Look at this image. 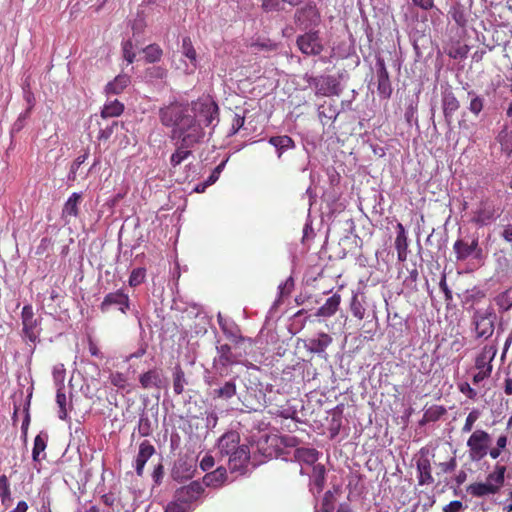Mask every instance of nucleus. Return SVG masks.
Instances as JSON below:
<instances>
[{
	"label": "nucleus",
	"mask_w": 512,
	"mask_h": 512,
	"mask_svg": "<svg viewBox=\"0 0 512 512\" xmlns=\"http://www.w3.org/2000/svg\"><path fill=\"white\" fill-rule=\"evenodd\" d=\"M496 141L500 144L501 151L510 157L512 155V130L504 126L498 133Z\"/></svg>",
	"instance_id": "c85d7f7f"
},
{
	"label": "nucleus",
	"mask_w": 512,
	"mask_h": 512,
	"mask_svg": "<svg viewBox=\"0 0 512 512\" xmlns=\"http://www.w3.org/2000/svg\"><path fill=\"white\" fill-rule=\"evenodd\" d=\"M480 417V411L478 409H473L466 417L465 423L461 429L462 433L471 432L475 422Z\"/></svg>",
	"instance_id": "603ef678"
},
{
	"label": "nucleus",
	"mask_w": 512,
	"mask_h": 512,
	"mask_svg": "<svg viewBox=\"0 0 512 512\" xmlns=\"http://www.w3.org/2000/svg\"><path fill=\"white\" fill-rule=\"evenodd\" d=\"M446 413L445 407L432 405L424 411L421 423L436 422Z\"/></svg>",
	"instance_id": "e433bc0d"
},
{
	"label": "nucleus",
	"mask_w": 512,
	"mask_h": 512,
	"mask_svg": "<svg viewBox=\"0 0 512 512\" xmlns=\"http://www.w3.org/2000/svg\"><path fill=\"white\" fill-rule=\"evenodd\" d=\"M48 434L46 432H40L34 439V445L32 449V459L34 462H40L45 459V449L48 442Z\"/></svg>",
	"instance_id": "b1692460"
},
{
	"label": "nucleus",
	"mask_w": 512,
	"mask_h": 512,
	"mask_svg": "<svg viewBox=\"0 0 512 512\" xmlns=\"http://www.w3.org/2000/svg\"><path fill=\"white\" fill-rule=\"evenodd\" d=\"M185 373L180 366H176L173 372V390L176 395H180L184 392V386L186 384Z\"/></svg>",
	"instance_id": "a19ab883"
},
{
	"label": "nucleus",
	"mask_w": 512,
	"mask_h": 512,
	"mask_svg": "<svg viewBox=\"0 0 512 512\" xmlns=\"http://www.w3.org/2000/svg\"><path fill=\"white\" fill-rule=\"evenodd\" d=\"M284 0H262L261 7L265 12H274L283 10Z\"/></svg>",
	"instance_id": "864d4df0"
},
{
	"label": "nucleus",
	"mask_w": 512,
	"mask_h": 512,
	"mask_svg": "<svg viewBox=\"0 0 512 512\" xmlns=\"http://www.w3.org/2000/svg\"><path fill=\"white\" fill-rule=\"evenodd\" d=\"M124 111V104L119 100L115 99L108 101L104 104L101 110V117L103 119L113 118L120 116Z\"/></svg>",
	"instance_id": "c756f323"
},
{
	"label": "nucleus",
	"mask_w": 512,
	"mask_h": 512,
	"mask_svg": "<svg viewBox=\"0 0 512 512\" xmlns=\"http://www.w3.org/2000/svg\"><path fill=\"white\" fill-rule=\"evenodd\" d=\"M205 489L203 485L198 481H192L188 485L178 488L174 493V500L181 504H190L197 501Z\"/></svg>",
	"instance_id": "9d476101"
},
{
	"label": "nucleus",
	"mask_w": 512,
	"mask_h": 512,
	"mask_svg": "<svg viewBox=\"0 0 512 512\" xmlns=\"http://www.w3.org/2000/svg\"><path fill=\"white\" fill-rule=\"evenodd\" d=\"M145 59L149 63L157 62L161 59L163 51L157 44H150L144 49Z\"/></svg>",
	"instance_id": "a18cd8bd"
},
{
	"label": "nucleus",
	"mask_w": 512,
	"mask_h": 512,
	"mask_svg": "<svg viewBox=\"0 0 512 512\" xmlns=\"http://www.w3.org/2000/svg\"><path fill=\"white\" fill-rule=\"evenodd\" d=\"M112 305L118 306L121 313L126 314L130 309L129 295L126 294L122 289H119L115 292H110L105 295L99 306V309L102 313H107Z\"/></svg>",
	"instance_id": "6e6552de"
},
{
	"label": "nucleus",
	"mask_w": 512,
	"mask_h": 512,
	"mask_svg": "<svg viewBox=\"0 0 512 512\" xmlns=\"http://www.w3.org/2000/svg\"><path fill=\"white\" fill-rule=\"evenodd\" d=\"M224 166H225V161L221 162L218 166H216V168L212 171V173L208 177L207 184L212 185L218 180L219 175H220L221 171L223 170Z\"/></svg>",
	"instance_id": "e2e57ef3"
},
{
	"label": "nucleus",
	"mask_w": 512,
	"mask_h": 512,
	"mask_svg": "<svg viewBox=\"0 0 512 512\" xmlns=\"http://www.w3.org/2000/svg\"><path fill=\"white\" fill-rule=\"evenodd\" d=\"M377 66V81L378 86L377 90L381 97L389 98L392 93V87L389 79V73L387 71L385 62L383 59L379 58L376 62Z\"/></svg>",
	"instance_id": "dca6fc26"
},
{
	"label": "nucleus",
	"mask_w": 512,
	"mask_h": 512,
	"mask_svg": "<svg viewBox=\"0 0 512 512\" xmlns=\"http://www.w3.org/2000/svg\"><path fill=\"white\" fill-rule=\"evenodd\" d=\"M227 458L228 467L231 472L243 473L250 460V448L248 445L243 444V448L236 449Z\"/></svg>",
	"instance_id": "ddd939ff"
},
{
	"label": "nucleus",
	"mask_w": 512,
	"mask_h": 512,
	"mask_svg": "<svg viewBox=\"0 0 512 512\" xmlns=\"http://www.w3.org/2000/svg\"><path fill=\"white\" fill-rule=\"evenodd\" d=\"M109 381L114 387L118 388L119 390H125L128 378L126 374L114 371L109 374Z\"/></svg>",
	"instance_id": "09e8293b"
},
{
	"label": "nucleus",
	"mask_w": 512,
	"mask_h": 512,
	"mask_svg": "<svg viewBox=\"0 0 512 512\" xmlns=\"http://www.w3.org/2000/svg\"><path fill=\"white\" fill-rule=\"evenodd\" d=\"M130 82L131 80L129 75L120 74L105 86V92L107 95H118L124 91Z\"/></svg>",
	"instance_id": "5701e85b"
},
{
	"label": "nucleus",
	"mask_w": 512,
	"mask_h": 512,
	"mask_svg": "<svg viewBox=\"0 0 512 512\" xmlns=\"http://www.w3.org/2000/svg\"><path fill=\"white\" fill-rule=\"evenodd\" d=\"M341 303V296L339 294H334L331 297H329L326 302L318 308L316 312V316L319 317H331L333 316Z\"/></svg>",
	"instance_id": "393cba45"
},
{
	"label": "nucleus",
	"mask_w": 512,
	"mask_h": 512,
	"mask_svg": "<svg viewBox=\"0 0 512 512\" xmlns=\"http://www.w3.org/2000/svg\"><path fill=\"white\" fill-rule=\"evenodd\" d=\"M505 473L506 467L496 464L494 470L487 475L485 482L498 493L504 485Z\"/></svg>",
	"instance_id": "412c9836"
},
{
	"label": "nucleus",
	"mask_w": 512,
	"mask_h": 512,
	"mask_svg": "<svg viewBox=\"0 0 512 512\" xmlns=\"http://www.w3.org/2000/svg\"><path fill=\"white\" fill-rule=\"evenodd\" d=\"M195 472V464L193 459L187 456L179 457L171 470V476L176 481H183L193 477Z\"/></svg>",
	"instance_id": "f8f14e48"
},
{
	"label": "nucleus",
	"mask_w": 512,
	"mask_h": 512,
	"mask_svg": "<svg viewBox=\"0 0 512 512\" xmlns=\"http://www.w3.org/2000/svg\"><path fill=\"white\" fill-rule=\"evenodd\" d=\"M350 310L352 315L358 320H363L365 317V307L362 302L358 299V295L355 293L351 298Z\"/></svg>",
	"instance_id": "49530a36"
},
{
	"label": "nucleus",
	"mask_w": 512,
	"mask_h": 512,
	"mask_svg": "<svg viewBox=\"0 0 512 512\" xmlns=\"http://www.w3.org/2000/svg\"><path fill=\"white\" fill-rule=\"evenodd\" d=\"M453 250L457 260L460 261L466 260L473 254L479 256L482 253V250L479 248L478 238L473 239L471 243H467L463 239H458L453 245Z\"/></svg>",
	"instance_id": "2eb2a0df"
},
{
	"label": "nucleus",
	"mask_w": 512,
	"mask_h": 512,
	"mask_svg": "<svg viewBox=\"0 0 512 512\" xmlns=\"http://www.w3.org/2000/svg\"><path fill=\"white\" fill-rule=\"evenodd\" d=\"M176 151L170 157V163L173 167L180 165L184 160H186L191 154L192 147H184L180 143H177Z\"/></svg>",
	"instance_id": "ea45409f"
},
{
	"label": "nucleus",
	"mask_w": 512,
	"mask_h": 512,
	"mask_svg": "<svg viewBox=\"0 0 512 512\" xmlns=\"http://www.w3.org/2000/svg\"><path fill=\"white\" fill-rule=\"evenodd\" d=\"M227 477V471L224 467H218L215 471L208 473L204 476V481L207 485H220Z\"/></svg>",
	"instance_id": "58836bf2"
},
{
	"label": "nucleus",
	"mask_w": 512,
	"mask_h": 512,
	"mask_svg": "<svg viewBox=\"0 0 512 512\" xmlns=\"http://www.w3.org/2000/svg\"><path fill=\"white\" fill-rule=\"evenodd\" d=\"M218 358L215 360L220 366L226 368L239 363V357L232 352L231 346L222 344L217 347Z\"/></svg>",
	"instance_id": "aec40b11"
},
{
	"label": "nucleus",
	"mask_w": 512,
	"mask_h": 512,
	"mask_svg": "<svg viewBox=\"0 0 512 512\" xmlns=\"http://www.w3.org/2000/svg\"><path fill=\"white\" fill-rule=\"evenodd\" d=\"M418 483L419 485H430L434 483L431 473V464L428 458H420L417 461Z\"/></svg>",
	"instance_id": "4be33fe9"
},
{
	"label": "nucleus",
	"mask_w": 512,
	"mask_h": 512,
	"mask_svg": "<svg viewBox=\"0 0 512 512\" xmlns=\"http://www.w3.org/2000/svg\"><path fill=\"white\" fill-rule=\"evenodd\" d=\"M146 269L143 267L135 268L131 271L128 283L130 287H137L145 281Z\"/></svg>",
	"instance_id": "de8ad7c7"
},
{
	"label": "nucleus",
	"mask_w": 512,
	"mask_h": 512,
	"mask_svg": "<svg viewBox=\"0 0 512 512\" xmlns=\"http://www.w3.org/2000/svg\"><path fill=\"white\" fill-rule=\"evenodd\" d=\"M245 117L235 114L232 120L231 134H236L244 125Z\"/></svg>",
	"instance_id": "052dcab7"
},
{
	"label": "nucleus",
	"mask_w": 512,
	"mask_h": 512,
	"mask_svg": "<svg viewBox=\"0 0 512 512\" xmlns=\"http://www.w3.org/2000/svg\"><path fill=\"white\" fill-rule=\"evenodd\" d=\"M220 326H221V328H222L223 332L227 335V337H228L232 342H234L235 344H238V343H240V342H242V341H244V340H245V338H244L243 336H241V335L238 333V331H236V332L229 331V330H228L224 325H222L221 323H220Z\"/></svg>",
	"instance_id": "680f3d73"
},
{
	"label": "nucleus",
	"mask_w": 512,
	"mask_h": 512,
	"mask_svg": "<svg viewBox=\"0 0 512 512\" xmlns=\"http://www.w3.org/2000/svg\"><path fill=\"white\" fill-rule=\"evenodd\" d=\"M268 142L276 148L278 158H280L285 151L295 147L294 140L287 135L272 136Z\"/></svg>",
	"instance_id": "bb28decb"
},
{
	"label": "nucleus",
	"mask_w": 512,
	"mask_h": 512,
	"mask_svg": "<svg viewBox=\"0 0 512 512\" xmlns=\"http://www.w3.org/2000/svg\"><path fill=\"white\" fill-rule=\"evenodd\" d=\"M159 120L164 127L175 130L186 122V118H191L189 104L179 101H173L162 106L158 112Z\"/></svg>",
	"instance_id": "f03ea898"
},
{
	"label": "nucleus",
	"mask_w": 512,
	"mask_h": 512,
	"mask_svg": "<svg viewBox=\"0 0 512 512\" xmlns=\"http://www.w3.org/2000/svg\"><path fill=\"white\" fill-rule=\"evenodd\" d=\"M309 83L314 87L316 95L333 96L340 93L339 82L330 75L314 77Z\"/></svg>",
	"instance_id": "1a4fd4ad"
},
{
	"label": "nucleus",
	"mask_w": 512,
	"mask_h": 512,
	"mask_svg": "<svg viewBox=\"0 0 512 512\" xmlns=\"http://www.w3.org/2000/svg\"><path fill=\"white\" fill-rule=\"evenodd\" d=\"M192 116L201 124L204 123L206 127L213 124L215 120L218 121L219 107L217 103L210 97H201L191 102Z\"/></svg>",
	"instance_id": "20e7f679"
},
{
	"label": "nucleus",
	"mask_w": 512,
	"mask_h": 512,
	"mask_svg": "<svg viewBox=\"0 0 512 512\" xmlns=\"http://www.w3.org/2000/svg\"><path fill=\"white\" fill-rule=\"evenodd\" d=\"M165 512H187V510L183 504L179 503L176 500H173L167 504Z\"/></svg>",
	"instance_id": "0e129e2a"
},
{
	"label": "nucleus",
	"mask_w": 512,
	"mask_h": 512,
	"mask_svg": "<svg viewBox=\"0 0 512 512\" xmlns=\"http://www.w3.org/2000/svg\"><path fill=\"white\" fill-rule=\"evenodd\" d=\"M123 56L125 60L128 62V64H131L134 62L135 59V53L133 52V45L131 41H126L123 44Z\"/></svg>",
	"instance_id": "4d7b16f0"
},
{
	"label": "nucleus",
	"mask_w": 512,
	"mask_h": 512,
	"mask_svg": "<svg viewBox=\"0 0 512 512\" xmlns=\"http://www.w3.org/2000/svg\"><path fill=\"white\" fill-rule=\"evenodd\" d=\"M204 137V128L193 116L186 118V122L175 130H171V139L176 140L184 147H194L201 143Z\"/></svg>",
	"instance_id": "f257e3e1"
},
{
	"label": "nucleus",
	"mask_w": 512,
	"mask_h": 512,
	"mask_svg": "<svg viewBox=\"0 0 512 512\" xmlns=\"http://www.w3.org/2000/svg\"><path fill=\"white\" fill-rule=\"evenodd\" d=\"M462 508V503L458 500L451 501L448 505L444 507V512H459Z\"/></svg>",
	"instance_id": "774afa93"
},
{
	"label": "nucleus",
	"mask_w": 512,
	"mask_h": 512,
	"mask_svg": "<svg viewBox=\"0 0 512 512\" xmlns=\"http://www.w3.org/2000/svg\"><path fill=\"white\" fill-rule=\"evenodd\" d=\"M467 492L473 497H484L494 495L497 492L490 487L486 482H475L467 487Z\"/></svg>",
	"instance_id": "473e14b6"
},
{
	"label": "nucleus",
	"mask_w": 512,
	"mask_h": 512,
	"mask_svg": "<svg viewBox=\"0 0 512 512\" xmlns=\"http://www.w3.org/2000/svg\"><path fill=\"white\" fill-rule=\"evenodd\" d=\"M154 453L155 448L148 440L143 441L139 445V451L135 460V469L138 476L143 475L145 464Z\"/></svg>",
	"instance_id": "f3484780"
},
{
	"label": "nucleus",
	"mask_w": 512,
	"mask_h": 512,
	"mask_svg": "<svg viewBox=\"0 0 512 512\" xmlns=\"http://www.w3.org/2000/svg\"><path fill=\"white\" fill-rule=\"evenodd\" d=\"M442 102L445 117L452 116L460 107L458 99L451 91L444 93Z\"/></svg>",
	"instance_id": "72a5a7b5"
},
{
	"label": "nucleus",
	"mask_w": 512,
	"mask_h": 512,
	"mask_svg": "<svg viewBox=\"0 0 512 512\" xmlns=\"http://www.w3.org/2000/svg\"><path fill=\"white\" fill-rule=\"evenodd\" d=\"M118 121H112L110 124H107L105 127L100 128L97 139L99 141H107L114 133L115 129L118 128Z\"/></svg>",
	"instance_id": "3c124183"
},
{
	"label": "nucleus",
	"mask_w": 512,
	"mask_h": 512,
	"mask_svg": "<svg viewBox=\"0 0 512 512\" xmlns=\"http://www.w3.org/2000/svg\"><path fill=\"white\" fill-rule=\"evenodd\" d=\"M397 235L395 238V249L397 251V258L400 262H405L408 257V237L406 230L402 223L396 225Z\"/></svg>",
	"instance_id": "a211bd4d"
},
{
	"label": "nucleus",
	"mask_w": 512,
	"mask_h": 512,
	"mask_svg": "<svg viewBox=\"0 0 512 512\" xmlns=\"http://www.w3.org/2000/svg\"><path fill=\"white\" fill-rule=\"evenodd\" d=\"M469 96H472L469 110L475 115L478 116L484 107V99L478 95H476L473 91L468 92Z\"/></svg>",
	"instance_id": "8fccbe9b"
},
{
	"label": "nucleus",
	"mask_w": 512,
	"mask_h": 512,
	"mask_svg": "<svg viewBox=\"0 0 512 512\" xmlns=\"http://www.w3.org/2000/svg\"><path fill=\"white\" fill-rule=\"evenodd\" d=\"M496 313L493 308L489 307L484 312L475 311L472 317L475 336L477 339H489L495 330Z\"/></svg>",
	"instance_id": "39448f33"
},
{
	"label": "nucleus",
	"mask_w": 512,
	"mask_h": 512,
	"mask_svg": "<svg viewBox=\"0 0 512 512\" xmlns=\"http://www.w3.org/2000/svg\"><path fill=\"white\" fill-rule=\"evenodd\" d=\"M459 390L461 393H463L466 397H468L471 400H475L477 398L476 390L472 388L467 382L460 384Z\"/></svg>",
	"instance_id": "bf43d9fd"
},
{
	"label": "nucleus",
	"mask_w": 512,
	"mask_h": 512,
	"mask_svg": "<svg viewBox=\"0 0 512 512\" xmlns=\"http://www.w3.org/2000/svg\"><path fill=\"white\" fill-rule=\"evenodd\" d=\"M311 482L316 487L318 493L323 490L326 482V469L324 465L317 464L313 466Z\"/></svg>",
	"instance_id": "f704fd0d"
},
{
	"label": "nucleus",
	"mask_w": 512,
	"mask_h": 512,
	"mask_svg": "<svg viewBox=\"0 0 512 512\" xmlns=\"http://www.w3.org/2000/svg\"><path fill=\"white\" fill-rule=\"evenodd\" d=\"M499 309L506 312L512 307V288L506 289L495 297Z\"/></svg>",
	"instance_id": "79ce46f5"
},
{
	"label": "nucleus",
	"mask_w": 512,
	"mask_h": 512,
	"mask_svg": "<svg viewBox=\"0 0 512 512\" xmlns=\"http://www.w3.org/2000/svg\"><path fill=\"white\" fill-rule=\"evenodd\" d=\"M215 464L214 458L211 455H205L200 461V468L203 471L210 470Z\"/></svg>",
	"instance_id": "69168bd1"
},
{
	"label": "nucleus",
	"mask_w": 512,
	"mask_h": 512,
	"mask_svg": "<svg viewBox=\"0 0 512 512\" xmlns=\"http://www.w3.org/2000/svg\"><path fill=\"white\" fill-rule=\"evenodd\" d=\"M457 466V461L455 457H451L449 461L442 462L438 464V468L440 469V472L443 474L452 472L455 470Z\"/></svg>",
	"instance_id": "13d9d810"
},
{
	"label": "nucleus",
	"mask_w": 512,
	"mask_h": 512,
	"mask_svg": "<svg viewBox=\"0 0 512 512\" xmlns=\"http://www.w3.org/2000/svg\"><path fill=\"white\" fill-rule=\"evenodd\" d=\"M23 333L25 337L32 343H35L39 337V321L36 318L22 322Z\"/></svg>",
	"instance_id": "c9c22d12"
},
{
	"label": "nucleus",
	"mask_w": 512,
	"mask_h": 512,
	"mask_svg": "<svg viewBox=\"0 0 512 512\" xmlns=\"http://www.w3.org/2000/svg\"><path fill=\"white\" fill-rule=\"evenodd\" d=\"M496 344L484 345L475 357V368L478 372L473 376L472 382L478 385L485 379L489 378L493 371L492 362L497 354Z\"/></svg>",
	"instance_id": "7ed1b4c3"
},
{
	"label": "nucleus",
	"mask_w": 512,
	"mask_h": 512,
	"mask_svg": "<svg viewBox=\"0 0 512 512\" xmlns=\"http://www.w3.org/2000/svg\"><path fill=\"white\" fill-rule=\"evenodd\" d=\"M0 497L2 501L10 497V486L6 475L0 476Z\"/></svg>",
	"instance_id": "6e6d98bb"
},
{
	"label": "nucleus",
	"mask_w": 512,
	"mask_h": 512,
	"mask_svg": "<svg viewBox=\"0 0 512 512\" xmlns=\"http://www.w3.org/2000/svg\"><path fill=\"white\" fill-rule=\"evenodd\" d=\"M500 213L494 201L485 198L482 199L473 210L471 221L477 225L485 226L496 220L500 216Z\"/></svg>",
	"instance_id": "0eeeda50"
},
{
	"label": "nucleus",
	"mask_w": 512,
	"mask_h": 512,
	"mask_svg": "<svg viewBox=\"0 0 512 512\" xmlns=\"http://www.w3.org/2000/svg\"><path fill=\"white\" fill-rule=\"evenodd\" d=\"M319 457V452L314 448H297L294 451V458L299 463L313 465Z\"/></svg>",
	"instance_id": "cd10ccee"
},
{
	"label": "nucleus",
	"mask_w": 512,
	"mask_h": 512,
	"mask_svg": "<svg viewBox=\"0 0 512 512\" xmlns=\"http://www.w3.org/2000/svg\"><path fill=\"white\" fill-rule=\"evenodd\" d=\"M81 201V194L72 193L64 204L62 215L63 217H77L79 215L78 205Z\"/></svg>",
	"instance_id": "7c9ffc66"
},
{
	"label": "nucleus",
	"mask_w": 512,
	"mask_h": 512,
	"mask_svg": "<svg viewBox=\"0 0 512 512\" xmlns=\"http://www.w3.org/2000/svg\"><path fill=\"white\" fill-rule=\"evenodd\" d=\"M297 46L306 55H319L323 50L318 32H308L300 35L297 38Z\"/></svg>",
	"instance_id": "9b49d317"
},
{
	"label": "nucleus",
	"mask_w": 512,
	"mask_h": 512,
	"mask_svg": "<svg viewBox=\"0 0 512 512\" xmlns=\"http://www.w3.org/2000/svg\"><path fill=\"white\" fill-rule=\"evenodd\" d=\"M281 443L286 447H296L299 444V440L295 436H282Z\"/></svg>",
	"instance_id": "338daca9"
},
{
	"label": "nucleus",
	"mask_w": 512,
	"mask_h": 512,
	"mask_svg": "<svg viewBox=\"0 0 512 512\" xmlns=\"http://www.w3.org/2000/svg\"><path fill=\"white\" fill-rule=\"evenodd\" d=\"M56 403L59 407L58 417L61 420H66L68 417V409H67V397L64 392V388H59L56 393Z\"/></svg>",
	"instance_id": "c03bdc74"
},
{
	"label": "nucleus",
	"mask_w": 512,
	"mask_h": 512,
	"mask_svg": "<svg viewBox=\"0 0 512 512\" xmlns=\"http://www.w3.org/2000/svg\"><path fill=\"white\" fill-rule=\"evenodd\" d=\"M240 448H243V444H240V435L237 431H228L218 440V450L222 457H227Z\"/></svg>",
	"instance_id": "4468645a"
},
{
	"label": "nucleus",
	"mask_w": 512,
	"mask_h": 512,
	"mask_svg": "<svg viewBox=\"0 0 512 512\" xmlns=\"http://www.w3.org/2000/svg\"><path fill=\"white\" fill-rule=\"evenodd\" d=\"M448 14L459 27H465L467 24V13L463 5L457 3L449 10Z\"/></svg>",
	"instance_id": "4c0bfd02"
},
{
	"label": "nucleus",
	"mask_w": 512,
	"mask_h": 512,
	"mask_svg": "<svg viewBox=\"0 0 512 512\" xmlns=\"http://www.w3.org/2000/svg\"><path fill=\"white\" fill-rule=\"evenodd\" d=\"M490 443L491 437L488 432L482 429L473 431L467 440L470 460H482L488 454Z\"/></svg>",
	"instance_id": "423d86ee"
},
{
	"label": "nucleus",
	"mask_w": 512,
	"mask_h": 512,
	"mask_svg": "<svg viewBox=\"0 0 512 512\" xmlns=\"http://www.w3.org/2000/svg\"><path fill=\"white\" fill-rule=\"evenodd\" d=\"M333 510H334V496L331 491H327V492H325V494L323 496L321 508L319 511L333 512Z\"/></svg>",
	"instance_id": "5fc2aeb1"
},
{
	"label": "nucleus",
	"mask_w": 512,
	"mask_h": 512,
	"mask_svg": "<svg viewBox=\"0 0 512 512\" xmlns=\"http://www.w3.org/2000/svg\"><path fill=\"white\" fill-rule=\"evenodd\" d=\"M182 53L187 57L191 64L193 69L196 68L197 65V53L196 50L192 44V41L190 37H184L182 40Z\"/></svg>",
	"instance_id": "37998d69"
},
{
	"label": "nucleus",
	"mask_w": 512,
	"mask_h": 512,
	"mask_svg": "<svg viewBox=\"0 0 512 512\" xmlns=\"http://www.w3.org/2000/svg\"><path fill=\"white\" fill-rule=\"evenodd\" d=\"M139 383L143 389H160L162 386L161 372L156 369H150L139 376Z\"/></svg>",
	"instance_id": "6ab92c4d"
},
{
	"label": "nucleus",
	"mask_w": 512,
	"mask_h": 512,
	"mask_svg": "<svg viewBox=\"0 0 512 512\" xmlns=\"http://www.w3.org/2000/svg\"><path fill=\"white\" fill-rule=\"evenodd\" d=\"M332 343V337L322 332L318 335L317 339H311L309 342V350L314 353H323L326 348Z\"/></svg>",
	"instance_id": "2f4dec72"
},
{
	"label": "nucleus",
	"mask_w": 512,
	"mask_h": 512,
	"mask_svg": "<svg viewBox=\"0 0 512 512\" xmlns=\"http://www.w3.org/2000/svg\"><path fill=\"white\" fill-rule=\"evenodd\" d=\"M237 387L233 380L226 381L223 386L213 389L210 396L213 399L229 400L236 395Z\"/></svg>",
	"instance_id": "a878e982"
}]
</instances>
